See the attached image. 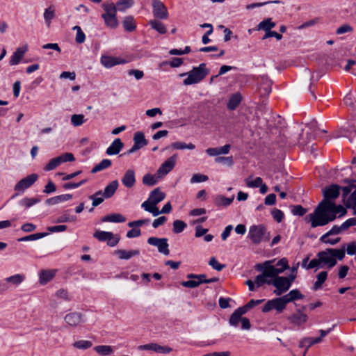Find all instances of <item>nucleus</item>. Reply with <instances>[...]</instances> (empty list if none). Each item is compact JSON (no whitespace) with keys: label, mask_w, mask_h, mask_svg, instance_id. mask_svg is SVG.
<instances>
[{"label":"nucleus","mask_w":356,"mask_h":356,"mask_svg":"<svg viewBox=\"0 0 356 356\" xmlns=\"http://www.w3.org/2000/svg\"><path fill=\"white\" fill-rule=\"evenodd\" d=\"M341 188L337 184H332L323 190L324 199L315 209L314 211L307 216L306 218L311 222L312 227L324 226L333 221L339 213V217L346 213V209L341 205H336L332 202L340 194Z\"/></svg>","instance_id":"nucleus-1"},{"label":"nucleus","mask_w":356,"mask_h":356,"mask_svg":"<svg viewBox=\"0 0 356 356\" xmlns=\"http://www.w3.org/2000/svg\"><path fill=\"white\" fill-rule=\"evenodd\" d=\"M346 256L345 246L341 248H327L317 253L316 257L312 259L307 266V269L314 268H326L331 269L337 264V260L341 261Z\"/></svg>","instance_id":"nucleus-2"},{"label":"nucleus","mask_w":356,"mask_h":356,"mask_svg":"<svg viewBox=\"0 0 356 356\" xmlns=\"http://www.w3.org/2000/svg\"><path fill=\"white\" fill-rule=\"evenodd\" d=\"M273 261H266L261 264L257 266L258 270L262 271V273L258 275L254 279L256 286L260 287L264 284H271L272 277L283 273L289 268L288 261L283 258L278 261L275 265H273Z\"/></svg>","instance_id":"nucleus-3"},{"label":"nucleus","mask_w":356,"mask_h":356,"mask_svg":"<svg viewBox=\"0 0 356 356\" xmlns=\"http://www.w3.org/2000/svg\"><path fill=\"white\" fill-rule=\"evenodd\" d=\"M165 197V194L159 188L153 190L149 195L148 199L142 203L141 207L146 211L151 213L154 216L160 214L157 204L162 202Z\"/></svg>","instance_id":"nucleus-4"},{"label":"nucleus","mask_w":356,"mask_h":356,"mask_svg":"<svg viewBox=\"0 0 356 356\" xmlns=\"http://www.w3.org/2000/svg\"><path fill=\"white\" fill-rule=\"evenodd\" d=\"M209 74V70L207 68L206 64L201 63L198 67H195L190 72L181 74L180 76L187 75V78L184 80V84L189 86L200 82Z\"/></svg>","instance_id":"nucleus-5"},{"label":"nucleus","mask_w":356,"mask_h":356,"mask_svg":"<svg viewBox=\"0 0 356 356\" xmlns=\"http://www.w3.org/2000/svg\"><path fill=\"white\" fill-rule=\"evenodd\" d=\"M102 17L104 19V24L110 29H116L119 26V22L115 5L113 2L104 3L102 4Z\"/></svg>","instance_id":"nucleus-6"},{"label":"nucleus","mask_w":356,"mask_h":356,"mask_svg":"<svg viewBox=\"0 0 356 356\" xmlns=\"http://www.w3.org/2000/svg\"><path fill=\"white\" fill-rule=\"evenodd\" d=\"M248 237L252 243L257 245L263 241H268L270 234L264 225H254L250 227Z\"/></svg>","instance_id":"nucleus-7"},{"label":"nucleus","mask_w":356,"mask_h":356,"mask_svg":"<svg viewBox=\"0 0 356 356\" xmlns=\"http://www.w3.org/2000/svg\"><path fill=\"white\" fill-rule=\"evenodd\" d=\"M38 179L37 174H31L26 177L19 181L15 186L14 190L17 192L15 195L12 196V198H15L17 195L24 193V191L30 188Z\"/></svg>","instance_id":"nucleus-8"},{"label":"nucleus","mask_w":356,"mask_h":356,"mask_svg":"<svg viewBox=\"0 0 356 356\" xmlns=\"http://www.w3.org/2000/svg\"><path fill=\"white\" fill-rule=\"evenodd\" d=\"M271 284L276 288L274 293L277 296H281L287 291L291 286L286 277H280L278 275L272 277Z\"/></svg>","instance_id":"nucleus-9"},{"label":"nucleus","mask_w":356,"mask_h":356,"mask_svg":"<svg viewBox=\"0 0 356 356\" xmlns=\"http://www.w3.org/2000/svg\"><path fill=\"white\" fill-rule=\"evenodd\" d=\"M147 243L157 248L158 251L164 255L170 254L169 245L166 238L149 237L147 239Z\"/></svg>","instance_id":"nucleus-10"},{"label":"nucleus","mask_w":356,"mask_h":356,"mask_svg":"<svg viewBox=\"0 0 356 356\" xmlns=\"http://www.w3.org/2000/svg\"><path fill=\"white\" fill-rule=\"evenodd\" d=\"M93 236L100 241H107L108 245L111 247L116 245L120 241L118 236H115L112 232H109L97 231Z\"/></svg>","instance_id":"nucleus-11"},{"label":"nucleus","mask_w":356,"mask_h":356,"mask_svg":"<svg viewBox=\"0 0 356 356\" xmlns=\"http://www.w3.org/2000/svg\"><path fill=\"white\" fill-rule=\"evenodd\" d=\"M153 15L160 19H165L168 17V12L166 6L160 0H152Z\"/></svg>","instance_id":"nucleus-12"},{"label":"nucleus","mask_w":356,"mask_h":356,"mask_svg":"<svg viewBox=\"0 0 356 356\" xmlns=\"http://www.w3.org/2000/svg\"><path fill=\"white\" fill-rule=\"evenodd\" d=\"M177 161V155L174 154L164 161L157 170L158 177L163 178L175 167Z\"/></svg>","instance_id":"nucleus-13"},{"label":"nucleus","mask_w":356,"mask_h":356,"mask_svg":"<svg viewBox=\"0 0 356 356\" xmlns=\"http://www.w3.org/2000/svg\"><path fill=\"white\" fill-rule=\"evenodd\" d=\"M138 349L141 350H152L156 353L169 354L172 351V348L168 346H161L156 343H150L138 346Z\"/></svg>","instance_id":"nucleus-14"},{"label":"nucleus","mask_w":356,"mask_h":356,"mask_svg":"<svg viewBox=\"0 0 356 356\" xmlns=\"http://www.w3.org/2000/svg\"><path fill=\"white\" fill-rule=\"evenodd\" d=\"M272 309H275L278 313L282 312L285 307L279 298L268 300L262 308L264 313L268 312Z\"/></svg>","instance_id":"nucleus-15"},{"label":"nucleus","mask_w":356,"mask_h":356,"mask_svg":"<svg viewBox=\"0 0 356 356\" xmlns=\"http://www.w3.org/2000/svg\"><path fill=\"white\" fill-rule=\"evenodd\" d=\"M64 321L69 326L76 327L83 322V315L77 312H70L65 316Z\"/></svg>","instance_id":"nucleus-16"},{"label":"nucleus","mask_w":356,"mask_h":356,"mask_svg":"<svg viewBox=\"0 0 356 356\" xmlns=\"http://www.w3.org/2000/svg\"><path fill=\"white\" fill-rule=\"evenodd\" d=\"M118 259L122 260H128L134 257H138L140 254V250L138 249L134 250H124L118 249L115 250L113 252Z\"/></svg>","instance_id":"nucleus-17"},{"label":"nucleus","mask_w":356,"mask_h":356,"mask_svg":"<svg viewBox=\"0 0 356 356\" xmlns=\"http://www.w3.org/2000/svg\"><path fill=\"white\" fill-rule=\"evenodd\" d=\"M121 181L125 187L128 188L134 187L136 181L135 171L133 169L126 170Z\"/></svg>","instance_id":"nucleus-18"},{"label":"nucleus","mask_w":356,"mask_h":356,"mask_svg":"<svg viewBox=\"0 0 356 356\" xmlns=\"http://www.w3.org/2000/svg\"><path fill=\"white\" fill-rule=\"evenodd\" d=\"M100 61L101 63L106 68H110L116 65L125 63V60L122 58L110 56H102Z\"/></svg>","instance_id":"nucleus-19"},{"label":"nucleus","mask_w":356,"mask_h":356,"mask_svg":"<svg viewBox=\"0 0 356 356\" xmlns=\"http://www.w3.org/2000/svg\"><path fill=\"white\" fill-rule=\"evenodd\" d=\"M123 147L124 143L122 142L120 138H115L106 149V153L109 156L116 155L120 152Z\"/></svg>","instance_id":"nucleus-20"},{"label":"nucleus","mask_w":356,"mask_h":356,"mask_svg":"<svg viewBox=\"0 0 356 356\" xmlns=\"http://www.w3.org/2000/svg\"><path fill=\"white\" fill-rule=\"evenodd\" d=\"M287 319L291 323L300 325L307 321V316L298 309L296 313L288 316Z\"/></svg>","instance_id":"nucleus-21"},{"label":"nucleus","mask_w":356,"mask_h":356,"mask_svg":"<svg viewBox=\"0 0 356 356\" xmlns=\"http://www.w3.org/2000/svg\"><path fill=\"white\" fill-rule=\"evenodd\" d=\"M27 49V46L18 47L10 58V65H16L19 64L21 60L23 58Z\"/></svg>","instance_id":"nucleus-22"},{"label":"nucleus","mask_w":356,"mask_h":356,"mask_svg":"<svg viewBox=\"0 0 356 356\" xmlns=\"http://www.w3.org/2000/svg\"><path fill=\"white\" fill-rule=\"evenodd\" d=\"M242 96L239 92H236L231 95L227 104V107L230 111L235 110L241 104Z\"/></svg>","instance_id":"nucleus-23"},{"label":"nucleus","mask_w":356,"mask_h":356,"mask_svg":"<svg viewBox=\"0 0 356 356\" xmlns=\"http://www.w3.org/2000/svg\"><path fill=\"white\" fill-rule=\"evenodd\" d=\"M118 185L119 184L117 180H114L110 182L105 187L104 192L102 193V196L105 198H110L112 197L118 189Z\"/></svg>","instance_id":"nucleus-24"},{"label":"nucleus","mask_w":356,"mask_h":356,"mask_svg":"<svg viewBox=\"0 0 356 356\" xmlns=\"http://www.w3.org/2000/svg\"><path fill=\"white\" fill-rule=\"evenodd\" d=\"M44 19L46 25L50 26L51 20L56 17V9L54 5H50L44 11Z\"/></svg>","instance_id":"nucleus-25"},{"label":"nucleus","mask_w":356,"mask_h":356,"mask_svg":"<svg viewBox=\"0 0 356 356\" xmlns=\"http://www.w3.org/2000/svg\"><path fill=\"white\" fill-rule=\"evenodd\" d=\"M321 342V338L317 337V338H312V337H305L302 339L300 341L299 343V347L300 348H306V350L305 351L304 355H305L307 350L309 347H311L312 345L315 343H318Z\"/></svg>","instance_id":"nucleus-26"},{"label":"nucleus","mask_w":356,"mask_h":356,"mask_svg":"<svg viewBox=\"0 0 356 356\" xmlns=\"http://www.w3.org/2000/svg\"><path fill=\"white\" fill-rule=\"evenodd\" d=\"M327 272L325 270L321 271L316 275V281L314 282L312 289L314 291H317L321 289L323 283L326 281L327 278Z\"/></svg>","instance_id":"nucleus-27"},{"label":"nucleus","mask_w":356,"mask_h":356,"mask_svg":"<svg viewBox=\"0 0 356 356\" xmlns=\"http://www.w3.org/2000/svg\"><path fill=\"white\" fill-rule=\"evenodd\" d=\"M245 314L244 309H242L241 307L236 309L230 316V325L235 327L237 326L238 323L241 321V319H243L242 315Z\"/></svg>","instance_id":"nucleus-28"},{"label":"nucleus","mask_w":356,"mask_h":356,"mask_svg":"<svg viewBox=\"0 0 356 356\" xmlns=\"http://www.w3.org/2000/svg\"><path fill=\"white\" fill-rule=\"evenodd\" d=\"M234 199V196H232L231 197H226L222 195H216L214 198V203L218 207H227L233 202Z\"/></svg>","instance_id":"nucleus-29"},{"label":"nucleus","mask_w":356,"mask_h":356,"mask_svg":"<svg viewBox=\"0 0 356 356\" xmlns=\"http://www.w3.org/2000/svg\"><path fill=\"white\" fill-rule=\"evenodd\" d=\"M102 220L103 222H124L126 221V218L120 213H111L105 216Z\"/></svg>","instance_id":"nucleus-30"},{"label":"nucleus","mask_w":356,"mask_h":356,"mask_svg":"<svg viewBox=\"0 0 356 356\" xmlns=\"http://www.w3.org/2000/svg\"><path fill=\"white\" fill-rule=\"evenodd\" d=\"M25 277L22 274H16L5 279V282L12 286H17L24 282Z\"/></svg>","instance_id":"nucleus-31"},{"label":"nucleus","mask_w":356,"mask_h":356,"mask_svg":"<svg viewBox=\"0 0 356 356\" xmlns=\"http://www.w3.org/2000/svg\"><path fill=\"white\" fill-rule=\"evenodd\" d=\"M122 25L124 30L129 32L134 31L136 28L134 19L132 16L125 17L122 21Z\"/></svg>","instance_id":"nucleus-32"},{"label":"nucleus","mask_w":356,"mask_h":356,"mask_svg":"<svg viewBox=\"0 0 356 356\" xmlns=\"http://www.w3.org/2000/svg\"><path fill=\"white\" fill-rule=\"evenodd\" d=\"M275 26V23L273 22L271 19V18H267L264 20L261 21L258 25H257V29L258 30H263L264 31L268 32L269 31H271L273 28Z\"/></svg>","instance_id":"nucleus-33"},{"label":"nucleus","mask_w":356,"mask_h":356,"mask_svg":"<svg viewBox=\"0 0 356 356\" xmlns=\"http://www.w3.org/2000/svg\"><path fill=\"white\" fill-rule=\"evenodd\" d=\"M111 161L107 159H103L99 163L97 164L92 169L91 172L95 174L105 169L108 168L111 165Z\"/></svg>","instance_id":"nucleus-34"},{"label":"nucleus","mask_w":356,"mask_h":356,"mask_svg":"<svg viewBox=\"0 0 356 356\" xmlns=\"http://www.w3.org/2000/svg\"><path fill=\"white\" fill-rule=\"evenodd\" d=\"M94 350L102 356H107L113 353V350L111 346L107 345L97 346Z\"/></svg>","instance_id":"nucleus-35"},{"label":"nucleus","mask_w":356,"mask_h":356,"mask_svg":"<svg viewBox=\"0 0 356 356\" xmlns=\"http://www.w3.org/2000/svg\"><path fill=\"white\" fill-rule=\"evenodd\" d=\"M40 200L38 197H24L22 199L19 204L26 209H28L34 204L38 203Z\"/></svg>","instance_id":"nucleus-36"},{"label":"nucleus","mask_w":356,"mask_h":356,"mask_svg":"<svg viewBox=\"0 0 356 356\" xmlns=\"http://www.w3.org/2000/svg\"><path fill=\"white\" fill-rule=\"evenodd\" d=\"M134 4V0H118L115 5L117 10L124 11L131 8Z\"/></svg>","instance_id":"nucleus-37"},{"label":"nucleus","mask_w":356,"mask_h":356,"mask_svg":"<svg viewBox=\"0 0 356 356\" xmlns=\"http://www.w3.org/2000/svg\"><path fill=\"white\" fill-rule=\"evenodd\" d=\"M134 144L139 146L140 148L145 146L147 144L146 139L145 138V135L143 132H136L134 136Z\"/></svg>","instance_id":"nucleus-38"},{"label":"nucleus","mask_w":356,"mask_h":356,"mask_svg":"<svg viewBox=\"0 0 356 356\" xmlns=\"http://www.w3.org/2000/svg\"><path fill=\"white\" fill-rule=\"evenodd\" d=\"M151 27L158 31L159 33L164 34L166 32V28L163 23L156 19H152L149 22Z\"/></svg>","instance_id":"nucleus-39"},{"label":"nucleus","mask_w":356,"mask_h":356,"mask_svg":"<svg viewBox=\"0 0 356 356\" xmlns=\"http://www.w3.org/2000/svg\"><path fill=\"white\" fill-rule=\"evenodd\" d=\"M54 273L51 270H43L40 274V282L42 284H45L53 279Z\"/></svg>","instance_id":"nucleus-40"},{"label":"nucleus","mask_w":356,"mask_h":356,"mask_svg":"<svg viewBox=\"0 0 356 356\" xmlns=\"http://www.w3.org/2000/svg\"><path fill=\"white\" fill-rule=\"evenodd\" d=\"M345 204L346 207L352 208L354 210L353 213L356 215V190L348 197Z\"/></svg>","instance_id":"nucleus-41"},{"label":"nucleus","mask_w":356,"mask_h":356,"mask_svg":"<svg viewBox=\"0 0 356 356\" xmlns=\"http://www.w3.org/2000/svg\"><path fill=\"white\" fill-rule=\"evenodd\" d=\"M86 120L83 114H74L71 116V123L74 127H79L82 125Z\"/></svg>","instance_id":"nucleus-42"},{"label":"nucleus","mask_w":356,"mask_h":356,"mask_svg":"<svg viewBox=\"0 0 356 356\" xmlns=\"http://www.w3.org/2000/svg\"><path fill=\"white\" fill-rule=\"evenodd\" d=\"M170 147L175 149H194L195 146L193 143L186 144L183 142H175L170 145Z\"/></svg>","instance_id":"nucleus-43"},{"label":"nucleus","mask_w":356,"mask_h":356,"mask_svg":"<svg viewBox=\"0 0 356 356\" xmlns=\"http://www.w3.org/2000/svg\"><path fill=\"white\" fill-rule=\"evenodd\" d=\"M101 195H102V191H99L96 192L95 194L89 196V199L92 200V204L93 207H95L103 202L104 197H101Z\"/></svg>","instance_id":"nucleus-44"},{"label":"nucleus","mask_w":356,"mask_h":356,"mask_svg":"<svg viewBox=\"0 0 356 356\" xmlns=\"http://www.w3.org/2000/svg\"><path fill=\"white\" fill-rule=\"evenodd\" d=\"M92 346V343L90 341L88 340H79L77 341H75L73 343V346L75 348L81 349V350H86L89 348H90Z\"/></svg>","instance_id":"nucleus-45"},{"label":"nucleus","mask_w":356,"mask_h":356,"mask_svg":"<svg viewBox=\"0 0 356 356\" xmlns=\"http://www.w3.org/2000/svg\"><path fill=\"white\" fill-rule=\"evenodd\" d=\"M186 226V224L184 221L180 220H175L173 222L172 232L175 234L181 233L184 231Z\"/></svg>","instance_id":"nucleus-46"},{"label":"nucleus","mask_w":356,"mask_h":356,"mask_svg":"<svg viewBox=\"0 0 356 356\" xmlns=\"http://www.w3.org/2000/svg\"><path fill=\"white\" fill-rule=\"evenodd\" d=\"M60 164L65 162H73L75 161L74 156L72 153L65 152L56 157Z\"/></svg>","instance_id":"nucleus-47"},{"label":"nucleus","mask_w":356,"mask_h":356,"mask_svg":"<svg viewBox=\"0 0 356 356\" xmlns=\"http://www.w3.org/2000/svg\"><path fill=\"white\" fill-rule=\"evenodd\" d=\"M330 236H331V234L325 233L320 238V241L322 243L334 245H336L337 243H338L341 240V238H339V237H337L335 238H330Z\"/></svg>","instance_id":"nucleus-48"},{"label":"nucleus","mask_w":356,"mask_h":356,"mask_svg":"<svg viewBox=\"0 0 356 356\" xmlns=\"http://www.w3.org/2000/svg\"><path fill=\"white\" fill-rule=\"evenodd\" d=\"M55 296L56 298L63 299L65 301H70L72 300V296H70L69 292L65 289H58L56 292Z\"/></svg>","instance_id":"nucleus-49"},{"label":"nucleus","mask_w":356,"mask_h":356,"mask_svg":"<svg viewBox=\"0 0 356 356\" xmlns=\"http://www.w3.org/2000/svg\"><path fill=\"white\" fill-rule=\"evenodd\" d=\"M47 235V233H35L18 239V241H34L42 238Z\"/></svg>","instance_id":"nucleus-50"},{"label":"nucleus","mask_w":356,"mask_h":356,"mask_svg":"<svg viewBox=\"0 0 356 356\" xmlns=\"http://www.w3.org/2000/svg\"><path fill=\"white\" fill-rule=\"evenodd\" d=\"M76 220V217L75 216H70L67 213H63L62 216L58 217L54 222L56 223H62L67 222H75Z\"/></svg>","instance_id":"nucleus-51"},{"label":"nucleus","mask_w":356,"mask_h":356,"mask_svg":"<svg viewBox=\"0 0 356 356\" xmlns=\"http://www.w3.org/2000/svg\"><path fill=\"white\" fill-rule=\"evenodd\" d=\"M73 30L76 31V42L79 44L83 43L86 40V35L85 33L82 31L81 29L79 26H75L72 29Z\"/></svg>","instance_id":"nucleus-52"},{"label":"nucleus","mask_w":356,"mask_h":356,"mask_svg":"<svg viewBox=\"0 0 356 356\" xmlns=\"http://www.w3.org/2000/svg\"><path fill=\"white\" fill-rule=\"evenodd\" d=\"M60 163L56 157L51 159L47 165L44 167L45 171H51L56 168Z\"/></svg>","instance_id":"nucleus-53"},{"label":"nucleus","mask_w":356,"mask_h":356,"mask_svg":"<svg viewBox=\"0 0 356 356\" xmlns=\"http://www.w3.org/2000/svg\"><path fill=\"white\" fill-rule=\"evenodd\" d=\"M143 183L145 185L147 186H154L157 183L156 179L154 177V176L150 175V174H146L143 177Z\"/></svg>","instance_id":"nucleus-54"},{"label":"nucleus","mask_w":356,"mask_h":356,"mask_svg":"<svg viewBox=\"0 0 356 356\" xmlns=\"http://www.w3.org/2000/svg\"><path fill=\"white\" fill-rule=\"evenodd\" d=\"M245 184L247 186L250 188H257L262 184V179L261 177H257L254 180H250V178L245 179Z\"/></svg>","instance_id":"nucleus-55"},{"label":"nucleus","mask_w":356,"mask_h":356,"mask_svg":"<svg viewBox=\"0 0 356 356\" xmlns=\"http://www.w3.org/2000/svg\"><path fill=\"white\" fill-rule=\"evenodd\" d=\"M264 301V300H251L245 305L241 307L242 309H244V312L246 313L249 309L259 305Z\"/></svg>","instance_id":"nucleus-56"},{"label":"nucleus","mask_w":356,"mask_h":356,"mask_svg":"<svg viewBox=\"0 0 356 356\" xmlns=\"http://www.w3.org/2000/svg\"><path fill=\"white\" fill-rule=\"evenodd\" d=\"M291 212L295 216H302L307 213V209L301 205H295L292 207Z\"/></svg>","instance_id":"nucleus-57"},{"label":"nucleus","mask_w":356,"mask_h":356,"mask_svg":"<svg viewBox=\"0 0 356 356\" xmlns=\"http://www.w3.org/2000/svg\"><path fill=\"white\" fill-rule=\"evenodd\" d=\"M209 177L207 175H201V174H195L191 179V182L193 183H199L204 182L207 181Z\"/></svg>","instance_id":"nucleus-58"},{"label":"nucleus","mask_w":356,"mask_h":356,"mask_svg":"<svg viewBox=\"0 0 356 356\" xmlns=\"http://www.w3.org/2000/svg\"><path fill=\"white\" fill-rule=\"evenodd\" d=\"M181 285L184 287L188 288H195L200 285V282H198V280L196 279H191V280L188 281H184L181 282Z\"/></svg>","instance_id":"nucleus-59"},{"label":"nucleus","mask_w":356,"mask_h":356,"mask_svg":"<svg viewBox=\"0 0 356 356\" xmlns=\"http://www.w3.org/2000/svg\"><path fill=\"white\" fill-rule=\"evenodd\" d=\"M187 278L196 279L198 280V282H200V284L202 283H207V280H208L206 278V275H204V274H200V275L188 274L187 275Z\"/></svg>","instance_id":"nucleus-60"},{"label":"nucleus","mask_w":356,"mask_h":356,"mask_svg":"<svg viewBox=\"0 0 356 356\" xmlns=\"http://www.w3.org/2000/svg\"><path fill=\"white\" fill-rule=\"evenodd\" d=\"M209 264L218 271L222 270L225 267V265L220 264L215 257L211 258Z\"/></svg>","instance_id":"nucleus-61"},{"label":"nucleus","mask_w":356,"mask_h":356,"mask_svg":"<svg viewBox=\"0 0 356 356\" xmlns=\"http://www.w3.org/2000/svg\"><path fill=\"white\" fill-rule=\"evenodd\" d=\"M349 267L346 265L340 266L338 268V277L339 279H343L348 274Z\"/></svg>","instance_id":"nucleus-62"},{"label":"nucleus","mask_w":356,"mask_h":356,"mask_svg":"<svg viewBox=\"0 0 356 356\" xmlns=\"http://www.w3.org/2000/svg\"><path fill=\"white\" fill-rule=\"evenodd\" d=\"M56 191V187L54 183L49 180L47 183V184L45 186L43 192L47 194H49L51 193H54Z\"/></svg>","instance_id":"nucleus-63"},{"label":"nucleus","mask_w":356,"mask_h":356,"mask_svg":"<svg viewBox=\"0 0 356 356\" xmlns=\"http://www.w3.org/2000/svg\"><path fill=\"white\" fill-rule=\"evenodd\" d=\"M346 252L349 255L356 254V241H353L347 244Z\"/></svg>","instance_id":"nucleus-64"}]
</instances>
